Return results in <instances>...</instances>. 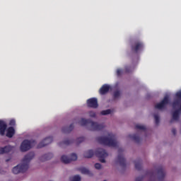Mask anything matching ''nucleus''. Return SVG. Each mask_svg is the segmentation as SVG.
Segmentation results:
<instances>
[{"instance_id":"f257e3e1","label":"nucleus","mask_w":181,"mask_h":181,"mask_svg":"<svg viewBox=\"0 0 181 181\" xmlns=\"http://www.w3.org/2000/svg\"><path fill=\"white\" fill-rule=\"evenodd\" d=\"M34 157L35 154L33 153L25 156L21 163L13 168L12 173H14V175H18V173H21V172L28 170V169H29V163Z\"/></svg>"},{"instance_id":"f03ea898","label":"nucleus","mask_w":181,"mask_h":181,"mask_svg":"<svg viewBox=\"0 0 181 181\" xmlns=\"http://www.w3.org/2000/svg\"><path fill=\"white\" fill-rule=\"evenodd\" d=\"M8 138H12L15 135V129L13 127H8L6 129V122L4 120H0V134L5 135Z\"/></svg>"},{"instance_id":"7ed1b4c3","label":"nucleus","mask_w":181,"mask_h":181,"mask_svg":"<svg viewBox=\"0 0 181 181\" xmlns=\"http://www.w3.org/2000/svg\"><path fill=\"white\" fill-rule=\"evenodd\" d=\"M33 146H35V141L25 139L21 143L20 149L21 152H26Z\"/></svg>"},{"instance_id":"20e7f679","label":"nucleus","mask_w":181,"mask_h":181,"mask_svg":"<svg viewBox=\"0 0 181 181\" xmlns=\"http://www.w3.org/2000/svg\"><path fill=\"white\" fill-rule=\"evenodd\" d=\"M100 143L107 146H112L114 145V140L112 139V134H107L100 139Z\"/></svg>"},{"instance_id":"39448f33","label":"nucleus","mask_w":181,"mask_h":181,"mask_svg":"<svg viewBox=\"0 0 181 181\" xmlns=\"http://www.w3.org/2000/svg\"><path fill=\"white\" fill-rule=\"evenodd\" d=\"M168 104H169V95H165L160 103L156 105V108H157V110H163Z\"/></svg>"},{"instance_id":"423d86ee","label":"nucleus","mask_w":181,"mask_h":181,"mask_svg":"<svg viewBox=\"0 0 181 181\" xmlns=\"http://www.w3.org/2000/svg\"><path fill=\"white\" fill-rule=\"evenodd\" d=\"M88 107H90L91 108H97L98 107V102L97 101V98H92L87 100Z\"/></svg>"},{"instance_id":"0eeeda50","label":"nucleus","mask_w":181,"mask_h":181,"mask_svg":"<svg viewBox=\"0 0 181 181\" xmlns=\"http://www.w3.org/2000/svg\"><path fill=\"white\" fill-rule=\"evenodd\" d=\"M110 90H111V86L110 85L105 84L100 88L99 93L101 95H104V94H107Z\"/></svg>"},{"instance_id":"6e6552de","label":"nucleus","mask_w":181,"mask_h":181,"mask_svg":"<svg viewBox=\"0 0 181 181\" xmlns=\"http://www.w3.org/2000/svg\"><path fill=\"white\" fill-rule=\"evenodd\" d=\"M11 149L12 146H11L0 147V155H2L4 153H8V152H11Z\"/></svg>"},{"instance_id":"1a4fd4ad","label":"nucleus","mask_w":181,"mask_h":181,"mask_svg":"<svg viewBox=\"0 0 181 181\" xmlns=\"http://www.w3.org/2000/svg\"><path fill=\"white\" fill-rule=\"evenodd\" d=\"M107 153H105L104 151H102L100 154L98 155L99 160L102 163H105V158H107Z\"/></svg>"},{"instance_id":"9d476101","label":"nucleus","mask_w":181,"mask_h":181,"mask_svg":"<svg viewBox=\"0 0 181 181\" xmlns=\"http://www.w3.org/2000/svg\"><path fill=\"white\" fill-rule=\"evenodd\" d=\"M52 141H53V139H52V137H48L47 139H45L42 143L44 144H42V143L39 145V148H42L43 146H46V145H49V144H51Z\"/></svg>"},{"instance_id":"9b49d317","label":"nucleus","mask_w":181,"mask_h":181,"mask_svg":"<svg viewBox=\"0 0 181 181\" xmlns=\"http://www.w3.org/2000/svg\"><path fill=\"white\" fill-rule=\"evenodd\" d=\"M100 129V125L97 123L91 122L90 123V130L91 131H97Z\"/></svg>"},{"instance_id":"f8f14e48","label":"nucleus","mask_w":181,"mask_h":181,"mask_svg":"<svg viewBox=\"0 0 181 181\" xmlns=\"http://www.w3.org/2000/svg\"><path fill=\"white\" fill-rule=\"evenodd\" d=\"M61 160L62 162H63L64 163H70L71 160H70V158L67 157V156L66 155H63L61 157Z\"/></svg>"},{"instance_id":"ddd939ff","label":"nucleus","mask_w":181,"mask_h":181,"mask_svg":"<svg viewBox=\"0 0 181 181\" xmlns=\"http://www.w3.org/2000/svg\"><path fill=\"white\" fill-rule=\"evenodd\" d=\"M94 155V153L93 151L89 150L88 151H86L83 154L84 158H91Z\"/></svg>"},{"instance_id":"4468645a","label":"nucleus","mask_w":181,"mask_h":181,"mask_svg":"<svg viewBox=\"0 0 181 181\" xmlns=\"http://www.w3.org/2000/svg\"><path fill=\"white\" fill-rule=\"evenodd\" d=\"M81 177H80V175L72 176L69 178V181H81Z\"/></svg>"},{"instance_id":"2eb2a0df","label":"nucleus","mask_w":181,"mask_h":181,"mask_svg":"<svg viewBox=\"0 0 181 181\" xmlns=\"http://www.w3.org/2000/svg\"><path fill=\"white\" fill-rule=\"evenodd\" d=\"M127 138L129 139H132V141H135L136 142H138V141H139V139H138V136H136V135L129 134Z\"/></svg>"},{"instance_id":"dca6fc26","label":"nucleus","mask_w":181,"mask_h":181,"mask_svg":"<svg viewBox=\"0 0 181 181\" xmlns=\"http://www.w3.org/2000/svg\"><path fill=\"white\" fill-rule=\"evenodd\" d=\"M144 47V45H142V43H137L136 44V46L134 48V49L135 50V52H138V50H141V47Z\"/></svg>"},{"instance_id":"f3484780","label":"nucleus","mask_w":181,"mask_h":181,"mask_svg":"<svg viewBox=\"0 0 181 181\" xmlns=\"http://www.w3.org/2000/svg\"><path fill=\"white\" fill-rule=\"evenodd\" d=\"M136 128L139 131H145L146 129V127L142 124H136Z\"/></svg>"},{"instance_id":"a211bd4d","label":"nucleus","mask_w":181,"mask_h":181,"mask_svg":"<svg viewBox=\"0 0 181 181\" xmlns=\"http://www.w3.org/2000/svg\"><path fill=\"white\" fill-rule=\"evenodd\" d=\"M81 172L83 173V175H91V173L87 168H81Z\"/></svg>"},{"instance_id":"6ab92c4d","label":"nucleus","mask_w":181,"mask_h":181,"mask_svg":"<svg viewBox=\"0 0 181 181\" xmlns=\"http://www.w3.org/2000/svg\"><path fill=\"white\" fill-rule=\"evenodd\" d=\"M121 95V92L118 89H115L114 98H118Z\"/></svg>"},{"instance_id":"aec40b11","label":"nucleus","mask_w":181,"mask_h":181,"mask_svg":"<svg viewBox=\"0 0 181 181\" xmlns=\"http://www.w3.org/2000/svg\"><path fill=\"white\" fill-rule=\"evenodd\" d=\"M118 162L119 165H124V163H125V158H124V157L121 156L118 158Z\"/></svg>"},{"instance_id":"412c9836","label":"nucleus","mask_w":181,"mask_h":181,"mask_svg":"<svg viewBox=\"0 0 181 181\" xmlns=\"http://www.w3.org/2000/svg\"><path fill=\"white\" fill-rule=\"evenodd\" d=\"M173 119H177V118H179V110H176L173 112Z\"/></svg>"},{"instance_id":"4be33fe9","label":"nucleus","mask_w":181,"mask_h":181,"mask_svg":"<svg viewBox=\"0 0 181 181\" xmlns=\"http://www.w3.org/2000/svg\"><path fill=\"white\" fill-rule=\"evenodd\" d=\"M87 120L86 119H81L80 121H79V124L82 126V127H84V125H87Z\"/></svg>"},{"instance_id":"5701e85b","label":"nucleus","mask_w":181,"mask_h":181,"mask_svg":"<svg viewBox=\"0 0 181 181\" xmlns=\"http://www.w3.org/2000/svg\"><path fill=\"white\" fill-rule=\"evenodd\" d=\"M158 177H163V176H165V171H163V170H158Z\"/></svg>"},{"instance_id":"b1692460","label":"nucleus","mask_w":181,"mask_h":181,"mask_svg":"<svg viewBox=\"0 0 181 181\" xmlns=\"http://www.w3.org/2000/svg\"><path fill=\"white\" fill-rule=\"evenodd\" d=\"M71 162V160H77V155L76 153H72L69 158Z\"/></svg>"},{"instance_id":"393cba45","label":"nucleus","mask_w":181,"mask_h":181,"mask_svg":"<svg viewBox=\"0 0 181 181\" xmlns=\"http://www.w3.org/2000/svg\"><path fill=\"white\" fill-rule=\"evenodd\" d=\"M108 114H111V110H103L101 112L102 115H108Z\"/></svg>"},{"instance_id":"a878e982","label":"nucleus","mask_w":181,"mask_h":181,"mask_svg":"<svg viewBox=\"0 0 181 181\" xmlns=\"http://www.w3.org/2000/svg\"><path fill=\"white\" fill-rule=\"evenodd\" d=\"M95 168L98 169V170H100V169H103V166L100 163H95Z\"/></svg>"},{"instance_id":"bb28decb","label":"nucleus","mask_w":181,"mask_h":181,"mask_svg":"<svg viewBox=\"0 0 181 181\" xmlns=\"http://www.w3.org/2000/svg\"><path fill=\"white\" fill-rule=\"evenodd\" d=\"M89 114V117H90V118H94L95 117V112L90 111L88 112Z\"/></svg>"},{"instance_id":"cd10ccee","label":"nucleus","mask_w":181,"mask_h":181,"mask_svg":"<svg viewBox=\"0 0 181 181\" xmlns=\"http://www.w3.org/2000/svg\"><path fill=\"white\" fill-rule=\"evenodd\" d=\"M16 123V121H15V119H12L9 122V125H11V127H13Z\"/></svg>"},{"instance_id":"c85d7f7f","label":"nucleus","mask_w":181,"mask_h":181,"mask_svg":"<svg viewBox=\"0 0 181 181\" xmlns=\"http://www.w3.org/2000/svg\"><path fill=\"white\" fill-rule=\"evenodd\" d=\"M154 118H155L156 122L157 124H158L159 123V115H154Z\"/></svg>"},{"instance_id":"c756f323","label":"nucleus","mask_w":181,"mask_h":181,"mask_svg":"<svg viewBox=\"0 0 181 181\" xmlns=\"http://www.w3.org/2000/svg\"><path fill=\"white\" fill-rule=\"evenodd\" d=\"M135 168L136 169H139V168H141V163H136Z\"/></svg>"},{"instance_id":"7c9ffc66","label":"nucleus","mask_w":181,"mask_h":181,"mask_svg":"<svg viewBox=\"0 0 181 181\" xmlns=\"http://www.w3.org/2000/svg\"><path fill=\"white\" fill-rule=\"evenodd\" d=\"M47 159H50V158L47 157V156H44L41 158L42 160H46Z\"/></svg>"},{"instance_id":"2f4dec72","label":"nucleus","mask_w":181,"mask_h":181,"mask_svg":"<svg viewBox=\"0 0 181 181\" xmlns=\"http://www.w3.org/2000/svg\"><path fill=\"white\" fill-rule=\"evenodd\" d=\"M122 73V70L121 69H117V76H121V74Z\"/></svg>"},{"instance_id":"473e14b6","label":"nucleus","mask_w":181,"mask_h":181,"mask_svg":"<svg viewBox=\"0 0 181 181\" xmlns=\"http://www.w3.org/2000/svg\"><path fill=\"white\" fill-rule=\"evenodd\" d=\"M117 143L115 141L114 142V149L115 151H118V148H117Z\"/></svg>"},{"instance_id":"72a5a7b5","label":"nucleus","mask_w":181,"mask_h":181,"mask_svg":"<svg viewBox=\"0 0 181 181\" xmlns=\"http://www.w3.org/2000/svg\"><path fill=\"white\" fill-rule=\"evenodd\" d=\"M78 141H84V139L80 138V139H78Z\"/></svg>"},{"instance_id":"f704fd0d","label":"nucleus","mask_w":181,"mask_h":181,"mask_svg":"<svg viewBox=\"0 0 181 181\" xmlns=\"http://www.w3.org/2000/svg\"><path fill=\"white\" fill-rule=\"evenodd\" d=\"M136 181H138V178L136 180Z\"/></svg>"},{"instance_id":"c9c22d12","label":"nucleus","mask_w":181,"mask_h":181,"mask_svg":"<svg viewBox=\"0 0 181 181\" xmlns=\"http://www.w3.org/2000/svg\"><path fill=\"white\" fill-rule=\"evenodd\" d=\"M104 181H107V180H104Z\"/></svg>"}]
</instances>
